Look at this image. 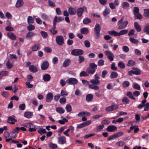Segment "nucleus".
I'll return each mask as SVG.
<instances>
[{
	"label": "nucleus",
	"instance_id": "f257e3e1",
	"mask_svg": "<svg viewBox=\"0 0 149 149\" xmlns=\"http://www.w3.org/2000/svg\"><path fill=\"white\" fill-rule=\"evenodd\" d=\"M10 135V133L6 131L4 132L3 136L5 138H6L5 140L6 142H9V141H10V143H17L19 142L18 141L14 140L11 138L7 139L9 137Z\"/></svg>",
	"mask_w": 149,
	"mask_h": 149
},
{
	"label": "nucleus",
	"instance_id": "f03ea898",
	"mask_svg": "<svg viewBox=\"0 0 149 149\" xmlns=\"http://www.w3.org/2000/svg\"><path fill=\"white\" fill-rule=\"evenodd\" d=\"M82 83L85 85H88L89 88L94 90H98L99 89V87L97 85H94L91 84H89L88 81L84 79L82 80Z\"/></svg>",
	"mask_w": 149,
	"mask_h": 149
},
{
	"label": "nucleus",
	"instance_id": "7ed1b4c3",
	"mask_svg": "<svg viewBox=\"0 0 149 149\" xmlns=\"http://www.w3.org/2000/svg\"><path fill=\"white\" fill-rule=\"evenodd\" d=\"M71 54L74 56H80L83 54L84 52L83 50L79 49H75L72 50Z\"/></svg>",
	"mask_w": 149,
	"mask_h": 149
},
{
	"label": "nucleus",
	"instance_id": "20e7f679",
	"mask_svg": "<svg viewBox=\"0 0 149 149\" xmlns=\"http://www.w3.org/2000/svg\"><path fill=\"white\" fill-rule=\"evenodd\" d=\"M78 82V80L74 78H69L66 80V83L70 85H75Z\"/></svg>",
	"mask_w": 149,
	"mask_h": 149
},
{
	"label": "nucleus",
	"instance_id": "39448f33",
	"mask_svg": "<svg viewBox=\"0 0 149 149\" xmlns=\"http://www.w3.org/2000/svg\"><path fill=\"white\" fill-rule=\"evenodd\" d=\"M101 29V26L100 24H96L94 28L95 32L96 37H99L101 36L100 33Z\"/></svg>",
	"mask_w": 149,
	"mask_h": 149
},
{
	"label": "nucleus",
	"instance_id": "423d86ee",
	"mask_svg": "<svg viewBox=\"0 0 149 149\" xmlns=\"http://www.w3.org/2000/svg\"><path fill=\"white\" fill-rule=\"evenodd\" d=\"M104 53L111 61H112L113 60L114 58V55L109 50L106 51Z\"/></svg>",
	"mask_w": 149,
	"mask_h": 149
},
{
	"label": "nucleus",
	"instance_id": "0eeeda50",
	"mask_svg": "<svg viewBox=\"0 0 149 149\" xmlns=\"http://www.w3.org/2000/svg\"><path fill=\"white\" fill-rule=\"evenodd\" d=\"M84 10H87V8L86 6L78 8L77 11V14L79 17H81Z\"/></svg>",
	"mask_w": 149,
	"mask_h": 149
},
{
	"label": "nucleus",
	"instance_id": "6e6552de",
	"mask_svg": "<svg viewBox=\"0 0 149 149\" xmlns=\"http://www.w3.org/2000/svg\"><path fill=\"white\" fill-rule=\"evenodd\" d=\"M118 108V106L117 104L111 105L106 108V111H112L116 110Z\"/></svg>",
	"mask_w": 149,
	"mask_h": 149
},
{
	"label": "nucleus",
	"instance_id": "1a4fd4ad",
	"mask_svg": "<svg viewBox=\"0 0 149 149\" xmlns=\"http://www.w3.org/2000/svg\"><path fill=\"white\" fill-rule=\"evenodd\" d=\"M57 19L58 17L57 16H56L54 17V19L53 21V26L54 29L56 28V25L57 22H59L64 20V18L62 17H59L58 20Z\"/></svg>",
	"mask_w": 149,
	"mask_h": 149
},
{
	"label": "nucleus",
	"instance_id": "9d476101",
	"mask_svg": "<svg viewBox=\"0 0 149 149\" xmlns=\"http://www.w3.org/2000/svg\"><path fill=\"white\" fill-rule=\"evenodd\" d=\"M117 129V127L115 125L109 126L107 128L106 130L108 132H112L116 131Z\"/></svg>",
	"mask_w": 149,
	"mask_h": 149
},
{
	"label": "nucleus",
	"instance_id": "9b49d317",
	"mask_svg": "<svg viewBox=\"0 0 149 149\" xmlns=\"http://www.w3.org/2000/svg\"><path fill=\"white\" fill-rule=\"evenodd\" d=\"M53 95L52 93L49 92L46 95V101L47 102H49L53 99Z\"/></svg>",
	"mask_w": 149,
	"mask_h": 149
},
{
	"label": "nucleus",
	"instance_id": "f8f14e48",
	"mask_svg": "<svg viewBox=\"0 0 149 149\" xmlns=\"http://www.w3.org/2000/svg\"><path fill=\"white\" fill-rule=\"evenodd\" d=\"M49 65V63L48 61H45L42 63L41 66V69L42 70H46L48 68Z\"/></svg>",
	"mask_w": 149,
	"mask_h": 149
},
{
	"label": "nucleus",
	"instance_id": "ddd939ff",
	"mask_svg": "<svg viewBox=\"0 0 149 149\" xmlns=\"http://www.w3.org/2000/svg\"><path fill=\"white\" fill-rule=\"evenodd\" d=\"M58 143L60 144H63L66 142V138L64 136H61L58 138Z\"/></svg>",
	"mask_w": 149,
	"mask_h": 149
},
{
	"label": "nucleus",
	"instance_id": "4468645a",
	"mask_svg": "<svg viewBox=\"0 0 149 149\" xmlns=\"http://www.w3.org/2000/svg\"><path fill=\"white\" fill-rule=\"evenodd\" d=\"M17 122V120L14 118L12 116H10L8 117L7 122L12 124H14L15 123Z\"/></svg>",
	"mask_w": 149,
	"mask_h": 149
},
{
	"label": "nucleus",
	"instance_id": "2eb2a0df",
	"mask_svg": "<svg viewBox=\"0 0 149 149\" xmlns=\"http://www.w3.org/2000/svg\"><path fill=\"white\" fill-rule=\"evenodd\" d=\"M57 43L59 45L61 46L64 43L63 38H56Z\"/></svg>",
	"mask_w": 149,
	"mask_h": 149
},
{
	"label": "nucleus",
	"instance_id": "dca6fc26",
	"mask_svg": "<svg viewBox=\"0 0 149 149\" xmlns=\"http://www.w3.org/2000/svg\"><path fill=\"white\" fill-rule=\"evenodd\" d=\"M71 63V61L70 59H66L64 61L63 64V66L66 67L68 66Z\"/></svg>",
	"mask_w": 149,
	"mask_h": 149
},
{
	"label": "nucleus",
	"instance_id": "f3484780",
	"mask_svg": "<svg viewBox=\"0 0 149 149\" xmlns=\"http://www.w3.org/2000/svg\"><path fill=\"white\" fill-rule=\"evenodd\" d=\"M128 22L127 21H125L123 23V24L121 25H120L118 27V29H119L121 30L124 29L127 26L128 24Z\"/></svg>",
	"mask_w": 149,
	"mask_h": 149
},
{
	"label": "nucleus",
	"instance_id": "a211bd4d",
	"mask_svg": "<svg viewBox=\"0 0 149 149\" xmlns=\"http://www.w3.org/2000/svg\"><path fill=\"white\" fill-rule=\"evenodd\" d=\"M24 2L22 0H17L16 5L15 6L17 8H19L23 5Z\"/></svg>",
	"mask_w": 149,
	"mask_h": 149
},
{
	"label": "nucleus",
	"instance_id": "6ab92c4d",
	"mask_svg": "<svg viewBox=\"0 0 149 149\" xmlns=\"http://www.w3.org/2000/svg\"><path fill=\"white\" fill-rule=\"evenodd\" d=\"M33 115V113L32 112L28 111L26 112L24 114V116L28 118H31Z\"/></svg>",
	"mask_w": 149,
	"mask_h": 149
},
{
	"label": "nucleus",
	"instance_id": "aec40b11",
	"mask_svg": "<svg viewBox=\"0 0 149 149\" xmlns=\"http://www.w3.org/2000/svg\"><path fill=\"white\" fill-rule=\"evenodd\" d=\"M134 25L135 29L137 31L140 32L141 31V26L137 22H135Z\"/></svg>",
	"mask_w": 149,
	"mask_h": 149
},
{
	"label": "nucleus",
	"instance_id": "412c9836",
	"mask_svg": "<svg viewBox=\"0 0 149 149\" xmlns=\"http://www.w3.org/2000/svg\"><path fill=\"white\" fill-rule=\"evenodd\" d=\"M93 98V95L91 94H88L86 96V100L87 102H90L92 101Z\"/></svg>",
	"mask_w": 149,
	"mask_h": 149
},
{
	"label": "nucleus",
	"instance_id": "4be33fe9",
	"mask_svg": "<svg viewBox=\"0 0 149 149\" xmlns=\"http://www.w3.org/2000/svg\"><path fill=\"white\" fill-rule=\"evenodd\" d=\"M29 70L30 72H36L38 71L36 67L33 65H30L29 67Z\"/></svg>",
	"mask_w": 149,
	"mask_h": 149
},
{
	"label": "nucleus",
	"instance_id": "5701e85b",
	"mask_svg": "<svg viewBox=\"0 0 149 149\" xmlns=\"http://www.w3.org/2000/svg\"><path fill=\"white\" fill-rule=\"evenodd\" d=\"M51 76L49 74H46L43 76V79L45 81H49L51 79Z\"/></svg>",
	"mask_w": 149,
	"mask_h": 149
},
{
	"label": "nucleus",
	"instance_id": "b1692460",
	"mask_svg": "<svg viewBox=\"0 0 149 149\" xmlns=\"http://www.w3.org/2000/svg\"><path fill=\"white\" fill-rule=\"evenodd\" d=\"M86 72L90 74H93L95 72V70L91 68H87L86 69Z\"/></svg>",
	"mask_w": 149,
	"mask_h": 149
},
{
	"label": "nucleus",
	"instance_id": "393cba45",
	"mask_svg": "<svg viewBox=\"0 0 149 149\" xmlns=\"http://www.w3.org/2000/svg\"><path fill=\"white\" fill-rule=\"evenodd\" d=\"M90 82L93 84L92 85H98L100 84V80H97L95 79L91 80Z\"/></svg>",
	"mask_w": 149,
	"mask_h": 149
},
{
	"label": "nucleus",
	"instance_id": "a878e982",
	"mask_svg": "<svg viewBox=\"0 0 149 149\" xmlns=\"http://www.w3.org/2000/svg\"><path fill=\"white\" fill-rule=\"evenodd\" d=\"M68 12L70 15H74L76 13V11L74 8L70 7L68 9Z\"/></svg>",
	"mask_w": 149,
	"mask_h": 149
},
{
	"label": "nucleus",
	"instance_id": "bb28decb",
	"mask_svg": "<svg viewBox=\"0 0 149 149\" xmlns=\"http://www.w3.org/2000/svg\"><path fill=\"white\" fill-rule=\"evenodd\" d=\"M132 69L134 70V74L139 75L141 74V71L140 69L137 68H132Z\"/></svg>",
	"mask_w": 149,
	"mask_h": 149
},
{
	"label": "nucleus",
	"instance_id": "cd10ccee",
	"mask_svg": "<svg viewBox=\"0 0 149 149\" xmlns=\"http://www.w3.org/2000/svg\"><path fill=\"white\" fill-rule=\"evenodd\" d=\"M34 22V19L31 16H29L27 18V23L29 24H32Z\"/></svg>",
	"mask_w": 149,
	"mask_h": 149
},
{
	"label": "nucleus",
	"instance_id": "c85d7f7f",
	"mask_svg": "<svg viewBox=\"0 0 149 149\" xmlns=\"http://www.w3.org/2000/svg\"><path fill=\"white\" fill-rule=\"evenodd\" d=\"M56 111L58 113L60 114L63 113L65 112V110L62 107H57L56 109Z\"/></svg>",
	"mask_w": 149,
	"mask_h": 149
},
{
	"label": "nucleus",
	"instance_id": "c756f323",
	"mask_svg": "<svg viewBox=\"0 0 149 149\" xmlns=\"http://www.w3.org/2000/svg\"><path fill=\"white\" fill-rule=\"evenodd\" d=\"M108 33L110 35L114 36H118V33L114 31H108Z\"/></svg>",
	"mask_w": 149,
	"mask_h": 149
},
{
	"label": "nucleus",
	"instance_id": "7c9ffc66",
	"mask_svg": "<svg viewBox=\"0 0 149 149\" xmlns=\"http://www.w3.org/2000/svg\"><path fill=\"white\" fill-rule=\"evenodd\" d=\"M40 49V45L38 44H35L31 48L32 50L34 52L37 51Z\"/></svg>",
	"mask_w": 149,
	"mask_h": 149
},
{
	"label": "nucleus",
	"instance_id": "2f4dec72",
	"mask_svg": "<svg viewBox=\"0 0 149 149\" xmlns=\"http://www.w3.org/2000/svg\"><path fill=\"white\" fill-rule=\"evenodd\" d=\"M118 76V73L116 72H112L110 76L111 79H114L116 78Z\"/></svg>",
	"mask_w": 149,
	"mask_h": 149
},
{
	"label": "nucleus",
	"instance_id": "473e14b6",
	"mask_svg": "<svg viewBox=\"0 0 149 149\" xmlns=\"http://www.w3.org/2000/svg\"><path fill=\"white\" fill-rule=\"evenodd\" d=\"M39 126L36 125H34L32 127H30L29 129V131L30 132H32L36 131L37 129H38L39 128Z\"/></svg>",
	"mask_w": 149,
	"mask_h": 149
},
{
	"label": "nucleus",
	"instance_id": "72a5a7b5",
	"mask_svg": "<svg viewBox=\"0 0 149 149\" xmlns=\"http://www.w3.org/2000/svg\"><path fill=\"white\" fill-rule=\"evenodd\" d=\"M143 31L147 34L149 35V23L146 24L143 29Z\"/></svg>",
	"mask_w": 149,
	"mask_h": 149
},
{
	"label": "nucleus",
	"instance_id": "f704fd0d",
	"mask_svg": "<svg viewBox=\"0 0 149 149\" xmlns=\"http://www.w3.org/2000/svg\"><path fill=\"white\" fill-rule=\"evenodd\" d=\"M8 72L6 71H1L0 72V78H1L3 77L6 76L8 75Z\"/></svg>",
	"mask_w": 149,
	"mask_h": 149
},
{
	"label": "nucleus",
	"instance_id": "c9c22d12",
	"mask_svg": "<svg viewBox=\"0 0 149 149\" xmlns=\"http://www.w3.org/2000/svg\"><path fill=\"white\" fill-rule=\"evenodd\" d=\"M128 32V30L127 29H124L121 30L118 32V36H119L121 35L126 34Z\"/></svg>",
	"mask_w": 149,
	"mask_h": 149
},
{
	"label": "nucleus",
	"instance_id": "e433bc0d",
	"mask_svg": "<svg viewBox=\"0 0 149 149\" xmlns=\"http://www.w3.org/2000/svg\"><path fill=\"white\" fill-rule=\"evenodd\" d=\"M135 62L133 60H129L128 61L127 65L129 67H131L134 65L135 64Z\"/></svg>",
	"mask_w": 149,
	"mask_h": 149
},
{
	"label": "nucleus",
	"instance_id": "4c0bfd02",
	"mask_svg": "<svg viewBox=\"0 0 149 149\" xmlns=\"http://www.w3.org/2000/svg\"><path fill=\"white\" fill-rule=\"evenodd\" d=\"M18 133V132L16 130L11 132L10 133V134L11 135V137L12 138H15L17 136V134Z\"/></svg>",
	"mask_w": 149,
	"mask_h": 149
},
{
	"label": "nucleus",
	"instance_id": "58836bf2",
	"mask_svg": "<svg viewBox=\"0 0 149 149\" xmlns=\"http://www.w3.org/2000/svg\"><path fill=\"white\" fill-rule=\"evenodd\" d=\"M122 102L124 104H127L129 103L130 101L127 97H125L123 98Z\"/></svg>",
	"mask_w": 149,
	"mask_h": 149
},
{
	"label": "nucleus",
	"instance_id": "ea45409f",
	"mask_svg": "<svg viewBox=\"0 0 149 149\" xmlns=\"http://www.w3.org/2000/svg\"><path fill=\"white\" fill-rule=\"evenodd\" d=\"M91 20L90 18H85L84 19L83 22L84 24H86L91 23Z\"/></svg>",
	"mask_w": 149,
	"mask_h": 149
},
{
	"label": "nucleus",
	"instance_id": "a19ab883",
	"mask_svg": "<svg viewBox=\"0 0 149 149\" xmlns=\"http://www.w3.org/2000/svg\"><path fill=\"white\" fill-rule=\"evenodd\" d=\"M90 68L96 70L97 68V65L94 63H89Z\"/></svg>",
	"mask_w": 149,
	"mask_h": 149
},
{
	"label": "nucleus",
	"instance_id": "79ce46f5",
	"mask_svg": "<svg viewBox=\"0 0 149 149\" xmlns=\"http://www.w3.org/2000/svg\"><path fill=\"white\" fill-rule=\"evenodd\" d=\"M134 15L135 18H136L139 19H141L143 17L142 15L139 13L134 14Z\"/></svg>",
	"mask_w": 149,
	"mask_h": 149
},
{
	"label": "nucleus",
	"instance_id": "37998d69",
	"mask_svg": "<svg viewBox=\"0 0 149 149\" xmlns=\"http://www.w3.org/2000/svg\"><path fill=\"white\" fill-rule=\"evenodd\" d=\"M81 32L83 34H86L88 32V30L87 28H83L81 30Z\"/></svg>",
	"mask_w": 149,
	"mask_h": 149
},
{
	"label": "nucleus",
	"instance_id": "c03bdc74",
	"mask_svg": "<svg viewBox=\"0 0 149 149\" xmlns=\"http://www.w3.org/2000/svg\"><path fill=\"white\" fill-rule=\"evenodd\" d=\"M110 10L109 8H106L103 12V14L104 16H107L110 13Z\"/></svg>",
	"mask_w": 149,
	"mask_h": 149
},
{
	"label": "nucleus",
	"instance_id": "a18cd8bd",
	"mask_svg": "<svg viewBox=\"0 0 149 149\" xmlns=\"http://www.w3.org/2000/svg\"><path fill=\"white\" fill-rule=\"evenodd\" d=\"M144 16L146 17H149V9H145L144 10Z\"/></svg>",
	"mask_w": 149,
	"mask_h": 149
},
{
	"label": "nucleus",
	"instance_id": "49530a36",
	"mask_svg": "<svg viewBox=\"0 0 149 149\" xmlns=\"http://www.w3.org/2000/svg\"><path fill=\"white\" fill-rule=\"evenodd\" d=\"M125 144V143L122 141H120L117 142L116 143V146L117 147L122 146Z\"/></svg>",
	"mask_w": 149,
	"mask_h": 149
},
{
	"label": "nucleus",
	"instance_id": "de8ad7c7",
	"mask_svg": "<svg viewBox=\"0 0 149 149\" xmlns=\"http://www.w3.org/2000/svg\"><path fill=\"white\" fill-rule=\"evenodd\" d=\"M126 95L127 96L129 97L130 98L133 100H135V98L133 96V94H132V93L130 91H128L127 92Z\"/></svg>",
	"mask_w": 149,
	"mask_h": 149
},
{
	"label": "nucleus",
	"instance_id": "09e8293b",
	"mask_svg": "<svg viewBox=\"0 0 149 149\" xmlns=\"http://www.w3.org/2000/svg\"><path fill=\"white\" fill-rule=\"evenodd\" d=\"M118 66L121 69H124L125 67V65L124 63L122 61H120L118 62Z\"/></svg>",
	"mask_w": 149,
	"mask_h": 149
},
{
	"label": "nucleus",
	"instance_id": "8fccbe9b",
	"mask_svg": "<svg viewBox=\"0 0 149 149\" xmlns=\"http://www.w3.org/2000/svg\"><path fill=\"white\" fill-rule=\"evenodd\" d=\"M65 109L68 112H71L72 110V107L71 105L70 104H67L65 107Z\"/></svg>",
	"mask_w": 149,
	"mask_h": 149
},
{
	"label": "nucleus",
	"instance_id": "3c124183",
	"mask_svg": "<svg viewBox=\"0 0 149 149\" xmlns=\"http://www.w3.org/2000/svg\"><path fill=\"white\" fill-rule=\"evenodd\" d=\"M114 134L116 138H117L118 137H120L123 135L124 134V133L123 132H116Z\"/></svg>",
	"mask_w": 149,
	"mask_h": 149
},
{
	"label": "nucleus",
	"instance_id": "603ef678",
	"mask_svg": "<svg viewBox=\"0 0 149 149\" xmlns=\"http://www.w3.org/2000/svg\"><path fill=\"white\" fill-rule=\"evenodd\" d=\"M38 133L41 134H42V133L45 134L47 133L46 129H43V128H40L38 131Z\"/></svg>",
	"mask_w": 149,
	"mask_h": 149
},
{
	"label": "nucleus",
	"instance_id": "864d4df0",
	"mask_svg": "<svg viewBox=\"0 0 149 149\" xmlns=\"http://www.w3.org/2000/svg\"><path fill=\"white\" fill-rule=\"evenodd\" d=\"M133 88L138 90H140L141 89V87L139 85L136 83H134L133 84Z\"/></svg>",
	"mask_w": 149,
	"mask_h": 149
},
{
	"label": "nucleus",
	"instance_id": "5fc2aeb1",
	"mask_svg": "<svg viewBox=\"0 0 149 149\" xmlns=\"http://www.w3.org/2000/svg\"><path fill=\"white\" fill-rule=\"evenodd\" d=\"M31 24H29L27 27V29L29 31L33 30L35 29V26Z\"/></svg>",
	"mask_w": 149,
	"mask_h": 149
},
{
	"label": "nucleus",
	"instance_id": "6e6d98bb",
	"mask_svg": "<svg viewBox=\"0 0 149 149\" xmlns=\"http://www.w3.org/2000/svg\"><path fill=\"white\" fill-rule=\"evenodd\" d=\"M6 66L8 69H10L12 68L13 66V65L9 61H8L6 63Z\"/></svg>",
	"mask_w": 149,
	"mask_h": 149
},
{
	"label": "nucleus",
	"instance_id": "4d7b16f0",
	"mask_svg": "<svg viewBox=\"0 0 149 149\" xmlns=\"http://www.w3.org/2000/svg\"><path fill=\"white\" fill-rule=\"evenodd\" d=\"M130 83L129 81H124L122 84V86L124 88L130 86Z\"/></svg>",
	"mask_w": 149,
	"mask_h": 149
},
{
	"label": "nucleus",
	"instance_id": "13d9d810",
	"mask_svg": "<svg viewBox=\"0 0 149 149\" xmlns=\"http://www.w3.org/2000/svg\"><path fill=\"white\" fill-rule=\"evenodd\" d=\"M68 122V119L65 118H63V120H58V122L61 124H64L65 123V122Z\"/></svg>",
	"mask_w": 149,
	"mask_h": 149
},
{
	"label": "nucleus",
	"instance_id": "bf43d9fd",
	"mask_svg": "<svg viewBox=\"0 0 149 149\" xmlns=\"http://www.w3.org/2000/svg\"><path fill=\"white\" fill-rule=\"evenodd\" d=\"M88 76V74L86 73V72L85 71L81 72L79 74V76L81 77H87Z\"/></svg>",
	"mask_w": 149,
	"mask_h": 149
},
{
	"label": "nucleus",
	"instance_id": "052dcab7",
	"mask_svg": "<svg viewBox=\"0 0 149 149\" xmlns=\"http://www.w3.org/2000/svg\"><path fill=\"white\" fill-rule=\"evenodd\" d=\"M129 4L127 2H124L122 5V7L124 8L129 7Z\"/></svg>",
	"mask_w": 149,
	"mask_h": 149
},
{
	"label": "nucleus",
	"instance_id": "680f3d73",
	"mask_svg": "<svg viewBox=\"0 0 149 149\" xmlns=\"http://www.w3.org/2000/svg\"><path fill=\"white\" fill-rule=\"evenodd\" d=\"M104 127V125L102 124L96 127V131L97 132L100 131L102 130Z\"/></svg>",
	"mask_w": 149,
	"mask_h": 149
},
{
	"label": "nucleus",
	"instance_id": "e2e57ef3",
	"mask_svg": "<svg viewBox=\"0 0 149 149\" xmlns=\"http://www.w3.org/2000/svg\"><path fill=\"white\" fill-rule=\"evenodd\" d=\"M49 146L52 149H55L58 146L56 144L50 143L49 144Z\"/></svg>",
	"mask_w": 149,
	"mask_h": 149
},
{
	"label": "nucleus",
	"instance_id": "0e129e2a",
	"mask_svg": "<svg viewBox=\"0 0 149 149\" xmlns=\"http://www.w3.org/2000/svg\"><path fill=\"white\" fill-rule=\"evenodd\" d=\"M1 94L3 97L5 98L7 97L9 95V94L8 91H4L1 93Z\"/></svg>",
	"mask_w": 149,
	"mask_h": 149
},
{
	"label": "nucleus",
	"instance_id": "69168bd1",
	"mask_svg": "<svg viewBox=\"0 0 149 149\" xmlns=\"http://www.w3.org/2000/svg\"><path fill=\"white\" fill-rule=\"evenodd\" d=\"M67 130H68V132H70L71 133H73L74 131V127L72 126H70Z\"/></svg>",
	"mask_w": 149,
	"mask_h": 149
},
{
	"label": "nucleus",
	"instance_id": "338daca9",
	"mask_svg": "<svg viewBox=\"0 0 149 149\" xmlns=\"http://www.w3.org/2000/svg\"><path fill=\"white\" fill-rule=\"evenodd\" d=\"M66 100L65 97H62L60 99L59 102L61 104H64L66 103Z\"/></svg>",
	"mask_w": 149,
	"mask_h": 149
},
{
	"label": "nucleus",
	"instance_id": "774afa93",
	"mask_svg": "<svg viewBox=\"0 0 149 149\" xmlns=\"http://www.w3.org/2000/svg\"><path fill=\"white\" fill-rule=\"evenodd\" d=\"M144 111H147L149 110V103H147L144 104Z\"/></svg>",
	"mask_w": 149,
	"mask_h": 149
}]
</instances>
